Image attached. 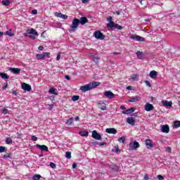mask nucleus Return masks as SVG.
<instances>
[{"mask_svg": "<svg viewBox=\"0 0 180 180\" xmlns=\"http://www.w3.org/2000/svg\"><path fill=\"white\" fill-rule=\"evenodd\" d=\"M100 85L101 82H92L80 86V91H82V92H88V91H91L95 88H97V86H99Z\"/></svg>", "mask_w": 180, "mask_h": 180, "instance_id": "1", "label": "nucleus"}, {"mask_svg": "<svg viewBox=\"0 0 180 180\" xmlns=\"http://www.w3.org/2000/svg\"><path fill=\"white\" fill-rule=\"evenodd\" d=\"M79 25V19L74 18L72 21V25L70 26L71 30L72 32H75V30H77Z\"/></svg>", "mask_w": 180, "mask_h": 180, "instance_id": "2", "label": "nucleus"}, {"mask_svg": "<svg viewBox=\"0 0 180 180\" xmlns=\"http://www.w3.org/2000/svg\"><path fill=\"white\" fill-rule=\"evenodd\" d=\"M94 37H96V39H98V40H103V39H105V36L99 30L96 31L94 33Z\"/></svg>", "mask_w": 180, "mask_h": 180, "instance_id": "3", "label": "nucleus"}, {"mask_svg": "<svg viewBox=\"0 0 180 180\" xmlns=\"http://www.w3.org/2000/svg\"><path fill=\"white\" fill-rule=\"evenodd\" d=\"M129 38L131 39V40H136V41H144L145 40L144 37L136 34L130 35Z\"/></svg>", "mask_w": 180, "mask_h": 180, "instance_id": "4", "label": "nucleus"}, {"mask_svg": "<svg viewBox=\"0 0 180 180\" xmlns=\"http://www.w3.org/2000/svg\"><path fill=\"white\" fill-rule=\"evenodd\" d=\"M21 88L24 91H27V92H30V91H32V86H30V84H27L25 82L22 83Z\"/></svg>", "mask_w": 180, "mask_h": 180, "instance_id": "5", "label": "nucleus"}, {"mask_svg": "<svg viewBox=\"0 0 180 180\" xmlns=\"http://www.w3.org/2000/svg\"><path fill=\"white\" fill-rule=\"evenodd\" d=\"M104 96L108 99H113L115 98V94L110 91H107L104 92Z\"/></svg>", "mask_w": 180, "mask_h": 180, "instance_id": "6", "label": "nucleus"}, {"mask_svg": "<svg viewBox=\"0 0 180 180\" xmlns=\"http://www.w3.org/2000/svg\"><path fill=\"white\" fill-rule=\"evenodd\" d=\"M91 137H93V139H95V140H102V136H101V134H98V131H96V130L92 131Z\"/></svg>", "mask_w": 180, "mask_h": 180, "instance_id": "7", "label": "nucleus"}, {"mask_svg": "<svg viewBox=\"0 0 180 180\" xmlns=\"http://www.w3.org/2000/svg\"><path fill=\"white\" fill-rule=\"evenodd\" d=\"M129 146L130 148H134V150H136V148H139L140 147V143L136 141H134V143H130Z\"/></svg>", "mask_w": 180, "mask_h": 180, "instance_id": "8", "label": "nucleus"}, {"mask_svg": "<svg viewBox=\"0 0 180 180\" xmlns=\"http://www.w3.org/2000/svg\"><path fill=\"white\" fill-rule=\"evenodd\" d=\"M145 144L148 148V150H151L153 147H154V145H153V142L150 141V139H146L145 141Z\"/></svg>", "mask_w": 180, "mask_h": 180, "instance_id": "9", "label": "nucleus"}, {"mask_svg": "<svg viewBox=\"0 0 180 180\" xmlns=\"http://www.w3.org/2000/svg\"><path fill=\"white\" fill-rule=\"evenodd\" d=\"M36 148H39L41 151H49V147H47L46 145L37 144Z\"/></svg>", "mask_w": 180, "mask_h": 180, "instance_id": "10", "label": "nucleus"}, {"mask_svg": "<svg viewBox=\"0 0 180 180\" xmlns=\"http://www.w3.org/2000/svg\"><path fill=\"white\" fill-rule=\"evenodd\" d=\"M105 131L108 134H116L117 133V130H116L115 128H107Z\"/></svg>", "mask_w": 180, "mask_h": 180, "instance_id": "11", "label": "nucleus"}, {"mask_svg": "<svg viewBox=\"0 0 180 180\" xmlns=\"http://www.w3.org/2000/svg\"><path fill=\"white\" fill-rule=\"evenodd\" d=\"M98 106L101 110H106V103L103 101H99L98 103Z\"/></svg>", "mask_w": 180, "mask_h": 180, "instance_id": "12", "label": "nucleus"}, {"mask_svg": "<svg viewBox=\"0 0 180 180\" xmlns=\"http://www.w3.org/2000/svg\"><path fill=\"white\" fill-rule=\"evenodd\" d=\"M154 109V105H153V104H150L148 103H147L145 105V110H146V112H150V110H153Z\"/></svg>", "mask_w": 180, "mask_h": 180, "instance_id": "13", "label": "nucleus"}, {"mask_svg": "<svg viewBox=\"0 0 180 180\" xmlns=\"http://www.w3.org/2000/svg\"><path fill=\"white\" fill-rule=\"evenodd\" d=\"M136 110L135 108H131L127 110L122 111L123 115H130V113H133Z\"/></svg>", "mask_w": 180, "mask_h": 180, "instance_id": "14", "label": "nucleus"}, {"mask_svg": "<svg viewBox=\"0 0 180 180\" xmlns=\"http://www.w3.org/2000/svg\"><path fill=\"white\" fill-rule=\"evenodd\" d=\"M162 103L164 105V106H167L168 108H171V106H172V101L162 100Z\"/></svg>", "mask_w": 180, "mask_h": 180, "instance_id": "15", "label": "nucleus"}, {"mask_svg": "<svg viewBox=\"0 0 180 180\" xmlns=\"http://www.w3.org/2000/svg\"><path fill=\"white\" fill-rule=\"evenodd\" d=\"M88 18H86V17H81L80 20H79V23L81 25H85L86 23H88Z\"/></svg>", "mask_w": 180, "mask_h": 180, "instance_id": "16", "label": "nucleus"}, {"mask_svg": "<svg viewBox=\"0 0 180 180\" xmlns=\"http://www.w3.org/2000/svg\"><path fill=\"white\" fill-rule=\"evenodd\" d=\"M127 123H129V124H131V126H134V123H136V120H134V118L133 117L127 118Z\"/></svg>", "mask_w": 180, "mask_h": 180, "instance_id": "17", "label": "nucleus"}, {"mask_svg": "<svg viewBox=\"0 0 180 180\" xmlns=\"http://www.w3.org/2000/svg\"><path fill=\"white\" fill-rule=\"evenodd\" d=\"M79 134L82 137H88V136H89V132H88V131L84 130V131H79Z\"/></svg>", "mask_w": 180, "mask_h": 180, "instance_id": "18", "label": "nucleus"}, {"mask_svg": "<svg viewBox=\"0 0 180 180\" xmlns=\"http://www.w3.org/2000/svg\"><path fill=\"white\" fill-rule=\"evenodd\" d=\"M162 131L163 133H169V127L168 125H163L162 127Z\"/></svg>", "mask_w": 180, "mask_h": 180, "instance_id": "19", "label": "nucleus"}, {"mask_svg": "<svg viewBox=\"0 0 180 180\" xmlns=\"http://www.w3.org/2000/svg\"><path fill=\"white\" fill-rule=\"evenodd\" d=\"M157 75H158V73H157V71L155 70H152L149 73V76L150 77V78H153V79L156 78Z\"/></svg>", "mask_w": 180, "mask_h": 180, "instance_id": "20", "label": "nucleus"}, {"mask_svg": "<svg viewBox=\"0 0 180 180\" xmlns=\"http://www.w3.org/2000/svg\"><path fill=\"white\" fill-rule=\"evenodd\" d=\"M56 16L58 18H61V19H68V15H64V14H63L61 13H58Z\"/></svg>", "mask_w": 180, "mask_h": 180, "instance_id": "21", "label": "nucleus"}, {"mask_svg": "<svg viewBox=\"0 0 180 180\" xmlns=\"http://www.w3.org/2000/svg\"><path fill=\"white\" fill-rule=\"evenodd\" d=\"M136 56L139 60H143L144 58V56L143 55V52L138 51L136 52Z\"/></svg>", "mask_w": 180, "mask_h": 180, "instance_id": "22", "label": "nucleus"}, {"mask_svg": "<svg viewBox=\"0 0 180 180\" xmlns=\"http://www.w3.org/2000/svg\"><path fill=\"white\" fill-rule=\"evenodd\" d=\"M11 70L12 71V72H13V74H20V69L18 68H13L11 69Z\"/></svg>", "mask_w": 180, "mask_h": 180, "instance_id": "23", "label": "nucleus"}, {"mask_svg": "<svg viewBox=\"0 0 180 180\" xmlns=\"http://www.w3.org/2000/svg\"><path fill=\"white\" fill-rule=\"evenodd\" d=\"M1 4L4 6H9L11 5V0H2Z\"/></svg>", "mask_w": 180, "mask_h": 180, "instance_id": "24", "label": "nucleus"}, {"mask_svg": "<svg viewBox=\"0 0 180 180\" xmlns=\"http://www.w3.org/2000/svg\"><path fill=\"white\" fill-rule=\"evenodd\" d=\"M0 77H1L3 79H9V77H8V75H6V73H5V72H0Z\"/></svg>", "mask_w": 180, "mask_h": 180, "instance_id": "25", "label": "nucleus"}, {"mask_svg": "<svg viewBox=\"0 0 180 180\" xmlns=\"http://www.w3.org/2000/svg\"><path fill=\"white\" fill-rule=\"evenodd\" d=\"M27 33H28V34H37V32L33 28L28 30Z\"/></svg>", "mask_w": 180, "mask_h": 180, "instance_id": "26", "label": "nucleus"}, {"mask_svg": "<svg viewBox=\"0 0 180 180\" xmlns=\"http://www.w3.org/2000/svg\"><path fill=\"white\" fill-rule=\"evenodd\" d=\"M72 122H74V118L70 117L67 120L65 124H67L68 126H71V124H72Z\"/></svg>", "mask_w": 180, "mask_h": 180, "instance_id": "27", "label": "nucleus"}, {"mask_svg": "<svg viewBox=\"0 0 180 180\" xmlns=\"http://www.w3.org/2000/svg\"><path fill=\"white\" fill-rule=\"evenodd\" d=\"M139 101H140V97L135 96V97L131 98V99H129V102H137Z\"/></svg>", "mask_w": 180, "mask_h": 180, "instance_id": "28", "label": "nucleus"}, {"mask_svg": "<svg viewBox=\"0 0 180 180\" xmlns=\"http://www.w3.org/2000/svg\"><path fill=\"white\" fill-rule=\"evenodd\" d=\"M116 24H115V22H108V24H107V27H109L110 29H113V27H115Z\"/></svg>", "mask_w": 180, "mask_h": 180, "instance_id": "29", "label": "nucleus"}, {"mask_svg": "<svg viewBox=\"0 0 180 180\" xmlns=\"http://www.w3.org/2000/svg\"><path fill=\"white\" fill-rule=\"evenodd\" d=\"M110 168H111L112 171H115V172H117V171H119V167L116 165L111 166Z\"/></svg>", "mask_w": 180, "mask_h": 180, "instance_id": "30", "label": "nucleus"}, {"mask_svg": "<svg viewBox=\"0 0 180 180\" xmlns=\"http://www.w3.org/2000/svg\"><path fill=\"white\" fill-rule=\"evenodd\" d=\"M37 58H38V60H44V56L43 53H38L37 54Z\"/></svg>", "mask_w": 180, "mask_h": 180, "instance_id": "31", "label": "nucleus"}, {"mask_svg": "<svg viewBox=\"0 0 180 180\" xmlns=\"http://www.w3.org/2000/svg\"><path fill=\"white\" fill-rule=\"evenodd\" d=\"M41 178V175L40 174H35L32 176L33 180H39Z\"/></svg>", "mask_w": 180, "mask_h": 180, "instance_id": "32", "label": "nucleus"}, {"mask_svg": "<svg viewBox=\"0 0 180 180\" xmlns=\"http://www.w3.org/2000/svg\"><path fill=\"white\" fill-rule=\"evenodd\" d=\"M6 144H12V139L11 137H8L6 139Z\"/></svg>", "mask_w": 180, "mask_h": 180, "instance_id": "33", "label": "nucleus"}, {"mask_svg": "<svg viewBox=\"0 0 180 180\" xmlns=\"http://www.w3.org/2000/svg\"><path fill=\"white\" fill-rule=\"evenodd\" d=\"M50 94H52V95H57V93L56 92V89L54 87H52L49 89Z\"/></svg>", "mask_w": 180, "mask_h": 180, "instance_id": "34", "label": "nucleus"}, {"mask_svg": "<svg viewBox=\"0 0 180 180\" xmlns=\"http://www.w3.org/2000/svg\"><path fill=\"white\" fill-rule=\"evenodd\" d=\"M72 101H73V102H77V101H79V96H73L72 97Z\"/></svg>", "mask_w": 180, "mask_h": 180, "instance_id": "35", "label": "nucleus"}, {"mask_svg": "<svg viewBox=\"0 0 180 180\" xmlns=\"http://www.w3.org/2000/svg\"><path fill=\"white\" fill-rule=\"evenodd\" d=\"M119 143H124L126 141V136H122L120 139H118Z\"/></svg>", "mask_w": 180, "mask_h": 180, "instance_id": "36", "label": "nucleus"}, {"mask_svg": "<svg viewBox=\"0 0 180 180\" xmlns=\"http://www.w3.org/2000/svg\"><path fill=\"white\" fill-rule=\"evenodd\" d=\"M36 36H37V34H30L29 37L30 39H32V40H34V39H36Z\"/></svg>", "mask_w": 180, "mask_h": 180, "instance_id": "37", "label": "nucleus"}, {"mask_svg": "<svg viewBox=\"0 0 180 180\" xmlns=\"http://www.w3.org/2000/svg\"><path fill=\"white\" fill-rule=\"evenodd\" d=\"M174 127H180V121H174Z\"/></svg>", "mask_w": 180, "mask_h": 180, "instance_id": "38", "label": "nucleus"}, {"mask_svg": "<svg viewBox=\"0 0 180 180\" xmlns=\"http://www.w3.org/2000/svg\"><path fill=\"white\" fill-rule=\"evenodd\" d=\"M114 27H115V29H117L118 30H122V29H123V27L121 25H119V24H115Z\"/></svg>", "mask_w": 180, "mask_h": 180, "instance_id": "39", "label": "nucleus"}, {"mask_svg": "<svg viewBox=\"0 0 180 180\" xmlns=\"http://www.w3.org/2000/svg\"><path fill=\"white\" fill-rule=\"evenodd\" d=\"M6 148L5 146H0V153H6Z\"/></svg>", "mask_w": 180, "mask_h": 180, "instance_id": "40", "label": "nucleus"}, {"mask_svg": "<svg viewBox=\"0 0 180 180\" xmlns=\"http://www.w3.org/2000/svg\"><path fill=\"white\" fill-rule=\"evenodd\" d=\"M6 34H7V36H10L11 37H13V36H15V34H13V32H9V31H7L6 32Z\"/></svg>", "mask_w": 180, "mask_h": 180, "instance_id": "41", "label": "nucleus"}, {"mask_svg": "<svg viewBox=\"0 0 180 180\" xmlns=\"http://www.w3.org/2000/svg\"><path fill=\"white\" fill-rule=\"evenodd\" d=\"M8 112H9L8 110V109H6V108H3V110H1V113H3V115H8Z\"/></svg>", "mask_w": 180, "mask_h": 180, "instance_id": "42", "label": "nucleus"}, {"mask_svg": "<svg viewBox=\"0 0 180 180\" xmlns=\"http://www.w3.org/2000/svg\"><path fill=\"white\" fill-rule=\"evenodd\" d=\"M93 61L97 63H99V58L93 56Z\"/></svg>", "mask_w": 180, "mask_h": 180, "instance_id": "43", "label": "nucleus"}, {"mask_svg": "<svg viewBox=\"0 0 180 180\" xmlns=\"http://www.w3.org/2000/svg\"><path fill=\"white\" fill-rule=\"evenodd\" d=\"M65 157L66 158H68V159L71 158V152H66Z\"/></svg>", "mask_w": 180, "mask_h": 180, "instance_id": "44", "label": "nucleus"}, {"mask_svg": "<svg viewBox=\"0 0 180 180\" xmlns=\"http://www.w3.org/2000/svg\"><path fill=\"white\" fill-rule=\"evenodd\" d=\"M43 54L44 56V58H46V57H48V58H50V53L44 52V53H43Z\"/></svg>", "mask_w": 180, "mask_h": 180, "instance_id": "45", "label": "nucleus"}, {"mask_svg": "<svg viewBox=\"0 0 180 180\" xmlns=\"http://www.w3.org/2000/svg\"><path fill=\"white\" fill-rule=\"evenodd\" d=\"M49 166L51 167V168H53V169H55L56 168V164L54 162H51L49 164Z\"/></svg>", "mask_w": 180, "mask_h": 180, "instance_id": "46", "label": "nucleus"}, {"mask_svg": "<svg viewBox=\"0 0 180 180\" xmlns=\"http://www.w3.org/2000/svg\"><path fill=\"white\" fill-rule=\"evenodd\" d=\"M145 84L147 85V86H149L151 88V83L148 82V80H144Z\"/></svg>", "mask_w": 180, "mask_h": 180, "instance_id": "47", "label": "nucleus"}, {"mask_svg": "<svg viewBox=\"0 0 180 180\" xmlns=\"http://www.w3.org/2000/svg\"><path fill=\"white\" fill-rule=\"evenodd\" d=\"M17 139H22V133L20 132H17L16 133Z\"/></svg>", "mask_w": 180, "mask_h": 180, "instance_id": "48", "label": "nucleus"}, {"mask_svg": "<svg viewBox=\"0 0 180 180\" xmlns=\"http://www.w3.org/2000/svg\"><path fill=\"white\" fill-rule=\"evenodd\" d=\"M31 140H32V141H37V137L33 135L31 136Z\"/></svg>", "mask_w": 180, "mask_h": 180, "instance_id": "49", "label": "nucleus"}, {"mask_svg": "<svg viewBox=\"0 0 180 180\" xmlns=\"http://www.w3.org/2000/svg\"><path fill=\"white\" fill-rule=\"evenodd\" d=\"M107 20L108 22H109V23L113 22V18H112V16H109L108 18H107Z\"/></svg>", "mask_w": 180, "mask_h": 180, "instance_id": "50", "label": "nucleus"}, {"mask_svg": "<svg viewBox=\"0 0 180 180\" xmlns=\"http://www.w3.org/2000/svg\"><path fill=\"white\" fill-rule=\"evenodd\" d=\"M157 178L159 180H163L164 179V176L159 174V175L157 176Z\"/></svg>", "mask_w": 180, "mask_h": 180, "instance_id": "51", "label": "nucleus"}, {"mask_svg": "<svg viewBox=\"0 0 180 180\" xmlns=\"http://www.w3.org/2000/svg\"><path fill=\"white\" fill-rule=\"evenodd\" d=\"M4 158H11V153H7L4 155Z\"/></svg>", "mask_w": 180, "mask_h": 180, "instance_id": "52", "label": "nucleus"}, {"mask_svg": "<svg viewBox=\"0 0 180 180\" xmlns=\"http://www.w3.org/2000/svg\"><path fill=\"white\" fill-rule=\"evenodd\" d=\"M60 58H61V54L58 53V56L56 57V61H60Z\"/></svg>", "mask_w": 180, "mask_h": 180, "instance_id": "53", "label": "nucleus"}, {"mask_svg": "<svg viewBox=\"0 0 180 180\" xmlns=\"http://www.w3.org/2000/svg\"><path fill=\"white\" fill-rule=\"evenodd\" d=\"M32 15H37V10L34 9L32 11Z\"/></svg>", "mask_w": 180, "mask_h": 180, "instance_id": "54", "label": "nucleus"}, {"mask_svg": "<svg viewBox=\"0 0 180 180\" xmlns=\"http://www.w3.org/2000/svg\"><path fill=\"white\" fill-rule=\"evenodd\" d=\"M38 49L40 51H42V50H44V47L43 46H39L38 47Z\"/></svg>", "mask_w": 180, "mask_h": 180, "instance_id": "55", "label": "nucleus"}, {"mask_svg": "<svg viewBox=\"0 0 180 180\" xmlns=\"http://www.w3.org/2000/svg\"><path fill=\"white\" fill-rule=\"evenodd\" d=\"M143 179L145 180H148L150 179V178L148 177V174H145L144 177H143Z\"/></svg>", "mask_w": 180, "mask_h": 180, "instance_id": "56", "label": "nucleus"}, {"mask_svg": "<svg viewBox=\"0 0 180 180\" xmlns=\"http://www.w3.org/2000/svg\"><path fill=\"white\" fill-rule=\"evenodd\" d=\"M98 145H99L100 146H106V143H105V142H101V143H99Z\"/></svg>", "mask_w": 180, "mask_h": 180, "instance_id": "57", "label": "nucleus"}, {"mask_svg": "<svg viewBox=\"0 0 180 180\" xmlns=\"http://www.w3.org/2000/svg\"><path fill=\"white\" fill-rule=\"evenodd\" d=\"M65 79H68V81H70L71 79V78L68 75H65Z\"/></svg>", "mask_w": 180, "mask_h": 180, "instance_id": "58", "label": "nucleus"}, {"mask_svg": "<svg viewBox=\"0 0 180 180\" xmlns=\"http://www.w3.org/2000/svg\"><path fill=\"white\" fill-rule=\"evenodd\" d=\"M120 108L122 110H126V107L124 105H121Z\"/></svg>", "mask_w": 180, "mask_h": 180, "instance_id": "59", "label": "nucleus"}, {"mask_svg": "<svg viewBox=\"0 0 180 180\" xmlns=\"http://www.w3.org/2000/svg\"><path fill=\"white\" fill-rule=\"evenodd\" d=\"M12 94H13V95H15V96L18 95V91H12Z\"/></svg>", "mask_w": 180, "mask_h": 180, "instance_id": "60", "label": "nucleus"}, {"mask_svg": "<svg viewBox=\"0 0 180 180\" xmlns=\"http://www.w3.org/2000/svg\"><path fill=\"white\" fill-rule=\"evenodd\" d=\"M166 150H167V151L168 153H171V151H172L170 147L167 148Z\"/></svg>", "mask_w": 180, "mask_h": 180, "instance_id": "61", "label": "nucleus"}, {"mask_svg": "<svg viewBox=\"0 0 180 180\" xmlns=\"http://www.w3.org/2000/svg\"><path fill=\"white\" fill-rule=\"evenodd\" d=\"M114 13H117V15L119 16V15H120V11H117Z\"/></svg>", "mask_w": 180, "mask_h": 180, "instance_id": "62", "label": "nucleus"}, {"mask_svg": "<svg viewBox=\"0 0 180 180\" xmlns=\"http://www.w3.org/2000/svg\"><path fill=\"white\" fill-rule=\"evenodd\" d=\"M8 88V84H6L5 86L2 87V89H6Z\"/></svg>", "mask_w": 180, "mask_h": 180, "instance_id": "63", "label": "nucleus"}, {"mask_svg": "<svg viewBox=\"0 0 180 180\" xmlns=\"http://www.w3.org/2000/svg\"><path fill=\"white\" fill-rule=\"evenodd\" d=\"M72 168H74V169L77 168V164L73 163L72 164Z\"/></svg>", "mask_w": 180, "mask_h": 180, "instance_id": "64", "label": "nucleus"}]
</instances>
